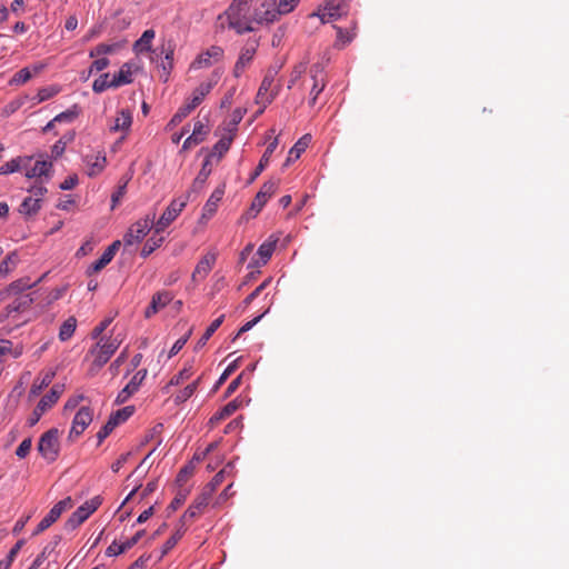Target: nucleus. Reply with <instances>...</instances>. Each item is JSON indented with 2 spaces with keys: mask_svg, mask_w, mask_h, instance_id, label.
Returning a JSON list of instances; mask_svg holds the SVG:
<instances>
[{
  "mask_svg": "<svg viewBox=\"0 0 569 569\" xmlns=\"http://www.w3.org/2000/svg\"><path fill=\"white\" fill-rule=\"evenodd\" d=\"M123 341V337L118 333L113 337H101L100 340L90 348L87 357L92 361L88 370L90 376H94L110 360Z\"/></svg>",
  "mask_w": 569,
  "mask_h": 569,
  "instance_id": "f257e3e1",
  "label": "nucleus"
},
{
  "mask_svg": "<svg viewBox=\"0 0 569 569\" xmlns=\"http://www.w3.org/2000/svg\"><path fill=\"white\" fill-rule=\"evenodd\" d=\"M38 451L49 463L56 461L60 452L59 430L51 428L44 432L38 442Z\"/></svg>",
  "mask_w": 569,
  "mask_h": 569,
  "instance_id": "f03ea898",
  "label": "nucleus"
},
{
  "mask_svg": "<svg viewBox=\"0 0 569 569\" xmlns=\"http://www.w3.org/2000/svg\"><path fill=\"white\" fill-rule=\"evenodd\" d=\"M190 200V194L184 193L179 198L173 199L167 209L163 211L161 217L154 222V232L160 233L166 230L167 227L173 222Z\"/></svg>",
  "mask_w": 569,
  "mask_h": 569,
  "instance_id": "7ed1b4c3",
  "label": "nucleus"
},
{
  "mask_svg": "<svg viewBox=\"0 0 569 569\" xmlns=\"http://www.w3.org/2000/svg\"><path fill=\"white\" fill-rule=\"evenodd\" d=\"M63 390L64 386L57 383L52 386L50 391L40 399L32 413L28 418V425L30 427H33L40 420L42 415L57 403Z\"/></svg>",
  "mask_w": 569,
  "mask_h": 569,
  "instance_id": "20e7f679",
  "label": "nucleus"
},
{
  "mask_svg": "<svg viewBox=\"0 0 569 569\" xmlns=\"http://www.w3.org/2000/svg\"><path fill=\"white\" fill-rule=\"evenodd\" d=\"M101 505L100 497H93L91 500L86 501L69 517L64 523L66 530L72 531L82 525Z\"/></svg>",
  "mask_w": 569,
  "mask_h": 569,
  "instance_id": "39448f33",
  "label": "nucleus"
},
{
  "mask_svg": "<svg viewBox=\"0 0 569 569\" xmlns=\"http://www.w3.org/2000/svg\"><path fill=\"white\" fill-rule=\"evenodd\" d=\"M154 219L156 214L151 213L134 222L123 237L124 244L132 246L141 241L151 228L154 227Z\"/></svg>",
  "mask_w": 569,
  "mask_h": 569,
  "instance_id": "423d86ee",
  "label": "nucleus"
},
{
  "mask_svg": "<svg viewBox=\"0 0 569 569\" xmlns=\"http://www.w3.org/2000/svg\"><path fill=\"white\" fill-rule=\"evenodd\" d=\"M276 79V71L267 70L257 93L258 103L266 107L267 104L271 103L276 96L279 93L280 86L274 83Z\"/></svg>",
  "mask_w": 569,
  "mask_h": 569,
  "instance_id": "0eeeda50",
  "label": "nucleus"
},
{
  "mask_svg": "<svg viewBox=\"0 0 569 569\" xmlns=\"http://www.w3.org/2000/svg\"><path fill=\"white\" fill-rule=\"evenodd\" d=\"M278 187L279 180H269L264 182L256 194L248 211V216L252 218L256 217L262 210L268 200L276 193Z\"/></svg>",
  "mask_w": 569,
  "mask_h": 569,
  "instance_id": "6e6552de",
  "label": "nucleus"
},
{
  "mask_svg": "<svg viewBox=\"0 0 569 569\" xmlns=\"http://www.w3.org/2000/svg\"><path fill=\"white\" fill-rule=\"evenodd\" d=\"M73 505L71 497H67L60 501H58L50 511L42 518V520L38 523L33 536L41 533L47 530L51 525H53L62 515L63 511L70 509Z\"/></svg>",
  "mask_w": 569,
  "mask_h": 569,
  "instance_id": "1a4fd4ad",
  "label": "nucleus"
},
{
  "mask_svg": "<svg viewBox=\"0 0 569 569\" xmlns=\"http://www.w3.org/2000/svg\"><path fill=\"white\" fill-rule=\"evenodd\" d=\"M281 16L276 0H264L258 8L254 9L252 21L262 23H272Z\"/></svg>",
  "mask_w": 569,
  "mask_h": 569,
  "instance_id": "9d476101",
  "label": "nucleus"
},
{
  "mask_svg": "<svg viewBox=\"0 0 569 569\" xmlns=\"http://www.w3.org/2000/svg\"><path fill=\"white\" fill-rule=\"evenodd\" d=\"M223 49L219 46H211L206 51L198 54L192 61L191 69H203L211 67L214 62H218L223 57Z\"/></svg>",
  "mask_w": 569,
  "mask_h": 569,
  "instance_id": "9b49d317",
  "label": "nucleus"
},
{
  "mask_svg": "<svg viewBox=\"0 0 569 569\" xmlns=\"http://www.w3.org/2000/svg\"><path fill=\"white\" fill-rule=\"evenodd\" d=\"M93 418V412L90 407H81L76 413L72 426L69 432V438H77L83 433L87 427L91 423Z\"/></svg>",
  "mask_w": 569,
  "mask_h": 569,
  "instance_id": "f8f14e48",
  "label": "nucleus"
},
{
  "mask_svg": "<svg viewBox=\"0 0 569 569\" xmlns=\"http://www.w3.org/2000/svg\"><path fill=\"white\" fill-rule=\"evenodd\" d=\"M146 377L147 369H141L137 371L136 375L131 378V380L124 386V388L119 391L116 398V403L121 405L127 402L129 398L139 390Z\"/></svg>",
  "mask_w": 569,
  "mask_h": 569,
  "instance_id": "ddd939ff",
  "label": "nucleus"
},
{
  "mask_svg": "<svg viewBox=\"0 0 569 569\" xmlns=\"http://www.w3.org/2000/svg\"><path fill=\"white\" fill-rule=\"evenodd\" d=\"M258 43L256 41L248 42L240 51V54L238 57V60L233 68V76L236 78L241 77V74L244 72L247 67L251 63L253 60V57L257 51Z\"/></svg>",
  "mask_w": 569,
  "mask_h": 569,
  "instance_id": "4468645a",
  "label": "nucleus"
},
{
  "mask_svg": "<svg viewBox=\"0 0 569 569\" xmlns=\"http://www.w3.org/2000/svg\"><path fill=\"white\" fill-rule=\"evenodd\" d=\"M209 501H210L209 493H207L206 491H202V493L194 499V501L189 506V508L182 515V517H181L182 526H184L187 522H190L194 518H197L202 512V510L208 506Z\"/></svg>",
  "mask_w": 569,
  "mask_h": 569,
  "instance_id": "2eb2a0df",
  "label": "nucleus"
},
{
  "mask_svg": "<svg viewBox=\"0 0 569 569\" xmlns=\"http://www.w3.org/2000/svg\"><path fill=\"white\" fill-rule=\"evenodd\" d=\"M83 162L87 166V174L89 177H96L104 170L107 166V158L103 152H97L86 154L83 157Z\"/></svg>",
  "mask_w": 569,
  "mask_h": 569,
  "instance_id": "dca6fc26",
  "label": "nucleus"
},
{
  "mask_svg": "<svg viewBox=\"0 0 569 569\" xmlns=\"http://www.w3.org/2000/svg\"><path fill=\"white\" fill-rule=\"evenodd\" d=\"M161 54H163V58H161L160 63L158 64L159 68H161L163 74H161V78L163 81H168L169 74L173 68V53H174V46L171 41H169L167 44L161 46Z\"/></svg>",
  "mask_w": 569,
  "mask_h": 569,
  "instance_id": "f3484780",
  "label": "nucleus"
},
{
  "mask_svg": "<svg viewBox=\"0 0 569 569\" xmlns=\"http://www.w3.org/2000/svg\"><path fill=\"white\" fill-rule=\"evenodd\" d=\"M217 260V253L216 252H208L206 253L197 263L194 271L192 273V279L196 281L199 279H204L209 272L212 270L214 263Z\"/></svg>",
  "mask_w": 569,
  "mask_h": 569,
  "instance_id": "a211bd4d",
  "label": "nucleus"
},
{
  "mask_svg": "<svg viewBox=\"0 0 569 569\" xmlns=\"http://www.w3.org/2000/svg\"><path fill=\"white\" fill-rule=\"evenodd\" d=\"M172 300V295L168 291L157 292L152 296L151 302L144 311L146 318L156 315L160 309L164 308Z\"/></svg>",
  "mask_w": 569,
  "mask_h": 569,
  "instance_id": "6ab92c4d",
  "label": "nucleus"
},
{
  "mask_svg": "<svg viewBox=\"0 0 569 569\" xmlns=\"http://www.w3.org/2000/svg\"><path fill=\"white\" fill-rule=\"evenodd\" d=\"M278 138H274L266 148L258 166L253 170V172L250 176L249 182H253L264 170L267 164L269 163L270 157L274 152L276 148L278 147Z\"/></svg>",
  "mask_w": 569,
  "mask_h": 569,
  "instance_id": "aec40b11",
  "label": "nucleus"
},
{
  "mask_svg": "<svg viewBox=\"0 0 569 569\" xmlns=\"http://www.w3.org/2000/svg\"><path fill=\"white\" fill-rule=\"evenodd\" d=\"M207 133H208L207 127L201 121H197L194 123L193 131H192L191 136H189L184 140L182 150H188V149L192 148L193 146L201 143L204 140V137L207 136Z\"/></svg>",
  "mask_w": 569,
  "mask_h": 569,
  "instance_id": "412c9836",
  "label": "nucleus"
},
{
  "mask_svg": "<svg viewBox=\"0 0 569 569\" xmlns=\"http://www.w3.org/2000/svg\"><path fill=\"white\" fill-rule=\"evenodd\" d=\"M239 407H240V401L238 399H233L232 401H230L226 406H223L219 411H217L209 419V425L211 427L218 425L220 421L224 420L226 418H228L232 413H234L239 409Z\"/></svg>",
  "mask_w": 569,
  "mask_h": 569,
  "instance_id": "4be33fe9",
  "label": "nucleus"
},
{
  "mask_svg": "<svg viewBox=\"0 0 569 569\" xmlns=\"http://www.w3.org/2000/svg\"><path fill=\"white\" fill-rule=\"evenodd\" d=\"M346 7L343 0H328L323 7L322 20L325 21V17H328L329 20L340 18L346 12Z\"/></svg>",
  "mask_w": 569,
  "mask_h": 569,
  "instance_id": "5701e85b",
  "label": "nucleus"
},
{
  "mask_svg": "<svg viewBox=\"0 0 569 569\" xmlns=\"http://www.w3.org/2000/svg\"><path fill=\"white\" fill-rule=\"evenodd\" d=\"M209 161L206 160L200 169L198 176L194 178L190 189L186 192L189 193L190 197L196 193H200L204 188L208 177L210 176L211 170L208 168Z\"/></svg>",
  "mask_w": 569,
  "mask_h": 569,
  "instance_id": "b1692460",
  "label": "nucleus"
},
{
  "mask_svg": "<svg viewBox=\"0 0 569 569\" xmlns=\"http://www.w3.org/2000/svg\"><path fill=\"white\" fill-rule=\"evenodd\" d=\"M31 161V157H17L0 167V174H9L21 169H27Z\"/></svg>",
  "mask_w": 569,
  "mask_h": 569,
  "instance_id": "393cba45",
  "label": "nucleus"
},
{
  "mask_svg": "<svg viewBox=\"0 0 569 569\" xmlns=\"http://www.w3.org/2000/svg\"><path fill=\"white\" fill-rule=\"evenodd\" d=\"M223 194H224L223 188H217L213 190V192L211 193V196L209 197V199L207 200V202L203 206V209H202L203 217L210 218L216 213L218 204L222 200Z\"/></svg>",
  "mask_w": 569,
  "mask_h": 569,
  "instance_id": "a878e982",
  "label": "nucleus"
},
{
  "mask_svg": "<svg viewBox=\"0 0 569 569\" xmlns=\"http://www.w3.org/2000/svg\"><path fill=\"white\" fill-rule=\"evenodd\" d=\"M133 81L132 79V69L130 63H123L118 73H116L111 79V84L114 88H119L124 84H129Z\"/></svg>",
  "mask_w": 569,
  "mask_h": 569,
  "instance_id": "bb28decb",
  "label": "nucleus"
},
{
  "mask_svg": "<svg viewBox=\"0 0 569 569\" xmlns=\"http://www.w3.org/2000/svg\"><path fill=\"white\" fill-rule=\"evenodd\" d=\"M229 27L234 29L238 33L251 32L254 30L252 20H248L247 16L227 17Z\"/></svg>",
  "mask_w": 569,
  "mask_h": 569,
  "instance_id": "cd10ccee",
  "label": "nucleus"
},
{
  "mask_svg": "<svg viewBox=\"0 0 569 569\" xmlns=\"http://www.w3.org/2000/svg\"><path fill=\"white\" fill-rule=\"evenodd\" d=\"M213 87L212 82H202L200 83L194 91L192 92V97L188 103L191 108L196 109L204 99V97L211 91Z\"/></svg>",
  "mask_w": 569,
  "mask_h": 569,
  "instance_id": "c85d7f7f",
  "label": "nucleus"
},
{
  "mask_svg": "<svg viewBox=\"0 0 569 569\" xmlns=\"http://www.w3.org/2000/svg\"><path fill=\"white\" fill-rule=\"evenodd\" d=\"M52 163L49 161H37L33 167L27 169L26 177L29 179L49 177Z\"/></svg>",
  "mask_w": 569,
  "mask_h": 569,
  "instance_id": "c756f323",
  "label": "nucleus"
},
{
  "mask_svg": "<svg viewBox=\"0 0 569 569\" xmlns=\"http://www.w3.org/2000/svg\"><path fill=\"white\" fill-rule=\"evenodd\" d=\"M311 137L309 134H305L301 137L293 147L289 150V156L284 162V166H289L292 160L298 159L302 152L307 149Z\"/></svg>",
  "mask_w": 569,
  "mask_h": 569,
  "instance_id": "7c9ffc66",
  "label": "nucleus"
},
{
  "mask_svg": "<svg viewBox=\"0 0 569 569\" xmlns=\"http://www.w3.org/2000/svg\"><path fill=\"white\" fill-rule=\"evenodd\" d=\"M156 32L152 29L143 31L141 37L134 42L133 49L138 53L151 50V42L154 39Z\"/></svg>",
  "mask_w": 569,
  "mask_h": 569,
  "instance_id": "2f4dec72",
  "label": "nucleus"
},
{
  "mask_svg": "<svg viewBox=\"0 0 569 569\" xmlns=\"http://www.w3.org/2000/svg\"><path fill=\"white\" fill-rule=\"evenodd\" d=\"M278 242V238L270 237L267 241L260 244L258 248L257 254L260 257L262 264H266L271 258L276 244Z\"/></svg>",
  "mask_w": 569,
  "mask_h": 569,
  "instance_id": "473e14b6",
  "label": "nucleus"
},
{
  "mask_svg": "<svg viewBox=\"0 0 569 569\" xmlns=\"http://www.w3.org/2000/svg\"><path fill=\"white\" fill-rule=\"evenodd\" d=\"M132 123V114L129 110L122 109L119 111L118 117L114 120V124L112 126L113 131H126L131 127Z\"/></svg>",
  "mask_w": 569,
  "mask_h": 569,
  "instance_id": "72a5a7b5",
  "label": "nucleus"
},
{
  "mask_svg": "<svg viewBox=\"0 0 569 569\" xmlns=\"http://www.w3.org/2000/svg\"><path fill=\"white\" fill-rule=\"evenodd\" d=\"M41 208V199L27 197L20 204L19 212L26 216L36 214Z\"/></svg>",
  "mask_w": 569,
  "mask_h": 569,
  "instance_id": "f704fd0d",
  "label": "nucleus"
},
{
  "mask_svg": "<svg viewBox=\"0 0 569 569\" xmlns=\"http://www.w3.org/2000/svg\"><path fill=\"white\" fill-rule=\"evenodd\" d=\"M251 0H233L228 10L227 17L247 16Z\"/></svg>",
  "mask_w": 569,
  "mask_h": 569,
  "instance_id": "c9c22d12",
  "label": "nucleus"
},
{
  "mask_svg": "<svg viewBox=\"0 0 569 569\" xmlns=\"http://www.w3.org/2000/svg\"><path fill=\"white\" fill-rule=\"evenodd\" d=\"M224 320V315H221L219 318L213 320L210 326L206 329L202 337L198 340L196 349L202 348L206 346L208 340L212 337V335L218 330V328L222 325Z\"/></svg>",
  "mask_w": 569,
  "mask_h": 569,
  "instance_id": "e433bc0d",
  "label": "nucleus"
},
{
  "mask_svg": "<svg viewBox=\"0 0 569 569\" xmlns=\"http://www.w3.org/2000/svg\"><path fill=\"white\" fill-rule=\"evenodd\" d=\"M76 328L77 319L74 317H69L60 327L59 339L61 341L69 340L73 336Z\"/></svg>",
  "mask_w": 569,
  "mask_h": 569,
  "instance_id": "4c0bfd02",
  "label": "nucleus"
},
{
  "mask_svg": "<svg viewBox=\"0 0 569 569\" xmlns=\"http://www.w3.org/2000/svg\"><path fill=\"white\" fill-rule=\"evenodd\" d=\"M53 377H54V372H47L41 378V380L36 379L31 386L30 396L31 397L38 396L42 391L43 388L48 387L51 383Z\"/></svg>",
  "mask_w": 569,
  "mask_h": 569,
  "instance_id": "58836bf2",
  "label": "nucleus"
},
{
  "mask_svg": "<svg viewBox=\"0 0 569 569\" xmlns=\"http://www.w3.org/2000/svg\"><path fill=\"white\" fill-rule=\"evenodd\" d=\"M199 381L200 379H197L190 385L186 386L182 390H180L174 397V402L182 403L187 401L189 398H191L198 389Z\"/></svg>",
  "mask_w": 569,
  "mask_h": 569,
  "instance_id": "ea45409f",
  "label": "nucleus"
},
{
  "mask_svg": "<svg viewBox=\"0 0 569 569\" xmlns=\"http://www.w3.org/2000/svg\"><path fill=\"white\" fill-rule=\"evenodd\" d=\"M335 28L337 30V40L335 47L338 49H342L353 40L356 33L349 30H343L340 27Z\"/></svg>",
  "mask_w": 569,
  "mask_h": 569,
  "instance_id": "a19ab883",
  "label": "nucleus"
},
{
  "mask_svg": "<svg viewBox=\"0 0 569 569\" xmlns=\"http://www.w3.org/2000/svg\"><path fill=\"white\" fill-rule=\"evenodd\" d=\"M24 542L26 541L23 539H20L16 542V545L10 549L6 559L0 561V569H9L11 567L13 560L16 559L17 555L19 553Z\"/></svg>",
  "mask_w": 569,
  "mask_h": 569,
  "instance_id": "79ce46f5",
  "label": "nucleus"
},
{
  "mask_svg": "<svg viewBox=\"0 0 569 569\" xmlns=\"http://www.w3.org/2000/svg\"><path fill=\"white\" fill-rule=\"evenodd\" d=\"M121 46L119 43H99L96 48L90 50L89 57L94 58L103 54H110L116 52Z\"/></svg>",
  "mask_w": 569,
  "mask_h": 569,
  "instance_id": "37998d69",
  "label": "nucleus"
},
{
  "mask_svg": "<svg viewBox=\"0 0 569 569\" xmlns=\"http://www.w3.org/2000/svg\"><path fill=\"white\" fill-rule=\"evenodd\" d=\"M134 412V407L128 406L122 409L117 410L111 413L109 419L113 420V422L119 426L120 423L127 421Z\"/></svg>",
  "mask_w": 569,
  "mask_h": 569,
  "instance_id": "c03bdc74",
  "label": "nucleus"
},
{
  "mask_svg": "<svg viewBox=\"0 0 569 569\" xmlns=\"http://www.w3.org/2000/svg\"><path fill=\"white\" fill-rule=\"evenodd\" d=\"M18 256L16 252L9 253L0 263V274L8 276L17 266Z\"/></svg>",
  "mask_w": 569,
  "mask_h": 569,
  "instance_id": "a18cd8bd",
  "label": "nucleus"
},
{
  "mask_svg": "<svg viewBox=\"0 0 569 569\" xmlns=\"http://www.w3.org/2000/svg\"><path fill=\"white\" fill-rule=\"evenodd\" d=\"M60 92V88L58 86H48L38 90L36 96V100L38 103L47 101L58 94Z\"/></svg>",
  "mask_w": 569,
  "mask_h": 569,
  "instance_id": "49530a36",
  "label": "nucleus"
},
{
  "mask_svg": "<svg viewBox=\"0 0 569 569\" xmlns=\"http://www.w3.org/2000/svg\"><path fill=\"white\" fill-rule=\"evenodd\" d=\"M109 78H110L109 73H102L99 78H97L92 84L93 92L101 93L109 88H114L111 84V80H109Z\"/></svg>",
  "mask_w": 569,
  "mask_h": 569,
  "instance_id": "de8ad7c7",
  "label": "nucleus"
},
{
  "mask_svg": "<svg viewBox=\"0 0 569 569\" xmlns=\"http://www.w3.org/2000/svg\"><path fill=\"white\" fill-rule=\"evenodd\" d=\"M184 535L183 526L176 530V532L163 543L161 556L167 555Z\"/></svg>",
  "mask_w": 569,
  "mask_h": 569,
  "instance_id": "09e8293b",
  "label": "nucleus"
},
{
  "mask_svg": "<svg viewBox=\"0 0 569 569\" xmlns=\"http://www.w3.org/2000/svg\"><path fill=\"white\" fill-rule=\"evenodd\" d=\"M111 260L112 259L103 251L101 257L88 268L87 274L91 276L101 271L108 263L111 262Z\"/></svg>",
  "mask_w": 569,
  "mask_h": 569,
  "instance_id": "8fccbe9b",
  "label": "nucleus"
},
{
  "mask_svg": "<svg viewBox=\"0 0 569 569\" xmlns=\"http://www.w3.org/2000/svg\"><path fill=\"white\" fill-rule=\"evenodd\" d=\"M194 110L190 107V104L187 102L182 107L178 109V111L173 114L171 118L169 126H177L179 124L184 118H187L191 111Z\"/></svg>",
  "mask_w": 569,
  "mask_h": 569,
  "instance_id": "3c124183",
  "label": "nucleus"
},
{
  "mask_svg": "<svg viewBox=\"0 0 569 569\" xmlns=\"http://www.w3.org/2000/svg\"><path fill=\"white\" fill-rule=\"evenodd\" d=\"M163 241V238L160 237L158 239H156L154 237H151L150 239H148V241L144 243L142 250H141V256L143 258H147L148 256H150L157 248H159L161 246Z\"/></svg>",
  "mask_w": 569,
  "mask_h": 569,
  "instance_id": "603ef678",
  "label": "nucleus"
},
{
  "mask_svg": "<svg viewBox=\"0 0 569 569\" xmlns=\"http://www.w3.org/2000/svg\"><path fill=\"white\" fill-rule=\"evenodd\" d=\"M224 473H226V470L222 469L217 475H214L212 480L206 486L203 491L209 493L210 498H211V495L216 491V489L222 483V481L224 479Z\"/></svg>",
  "mask_w": 569,
  "mask_h": 569,
  "instance_id": "864d4df0",
  "label": "nucleus"
},
{
  "mask_svg": "<svg viewBox=\"0 0 569 569\" xmlns=\"http://www.w3.org/2000/svg\"><path fill=\"white\" fill-rule=\"evenodd\" d=\"M31 77H32V74H31L30 70L28 68H22L17 73H14V76L10 80V84H16V86L23 84L27 81H29L31 79Z\"/></svg>",
  "mask_w": 569,
  "mask_h": 569,
  "instance_id": "5fc2aeb1",
  "label": "nucleus"
},
{
  "mask_svg": "<svg viewBox=\"0 0 569 569\" xmlns=\"http://www.w3.org/2000/svg\"><path fill=\"white\" fill-rule=\"evenodd\" d=\"M117 427L113 420L108 419V421L100 428L97 433L98 445H100Z\"/></svg>",
  "mask_w": 569,
  "mask_h": 569,
  "instance_id": "6e6d98bb",
  "label": "nucleus"
},
{
  "mask_svg": "<svg viewBox=\"0 0 569 569\" xmlns=\"http://www.w3.org/2000/svg\"><path fill=\"white\" fill-rule=\"evenodd\" d=\"M271 282V278L266 279L261 284H259L250 295L246 297L243 300V305L249 306Z\"/></svg>",
  "mask_w": 569,
  "mask_h": 569,
  "instance_id": "4d7b16f0",
  "label": "nucleus"
},
{
  "mask_svg": "<svg viewBox=\"0 0 569 569\" xmlns=\"http://www.w3.org/2000/svg\"><path fill=\"white\" fill-rule=\"evenodd\" d=\"M192 376L191 367L190 368H183L180 370L177 375H174L170 381L169 386H178L182 381L189 379Z\"/></svg>",
  "mask_w": 569,
  "mask_h": 569,
  "instance_id": "13d9d810",
  "label": "nucleus"
},
{
  "mask_svg": "<svg viewBox=\"0 0 569 569\" xmlns=\"http://www.w3.org/2000/svg\"><path fill=\"white\" fill-rule=\"evenodd\" d=\"M300 0H279L277 7L282 14L290 13L299 3Z\"/></svg>",
  "mask_w": 569,
  "mask_h": 569,
  "instance_id": "bf43d9fd",
  "label": "nucleus"
},
{
  "mask_svg": "<svg viewBox=\"0 0 569 569\" xmlns=\"http://www.w3.org/2000/svg\"><path fill=\"white\" fill-rule=\"evenodd\" d=\"M231 142H232L231 137H223L214 144L213 151L219 153V156L221 157L223 153H226L229 150Z\"/></svg>",
  "mask_w": 569,
  "mask_h": 569,
  "instance_id": "052dcab7",
  "label": "nucleus"
},
{
  "mask_svg": "<svg viewBox=\"0 0 569 569\" xmlns=\"http://www.w3.org/2000/svg\"><path fill=\"white\" fill-rule=\"evenodd\" d=\"M78 116V111L74 109L66 110L53 118L57 122H72Z\"/></svg>",
  "mask_w": 569,
  "mask_h": 569,
  "instance_id": "680f3d73",
  "label": "nucleus"
},
{
  "mask_svg": "<svg viewBox=\"0 0 569 569\" xmlns=\"http://www.w3.org/2000/svg\"><path fill=\"white\" fill-rule=\"evenodd\" d=\"M31 446L32 441L30 438L23 439L16 450L17 457H19L20 459L26 458L31 450Z\"/></svg>",
  "mask_w": 569,
  "mask_h": 569,
  "instance_id": "e2e57ef3",
  "label": "nucleus"
},
{
  "mask_svg": "<svg viewBox=\"0 0 569 569\" xmlns=\"http://www.w3.org/2000/svg\"><path fill=\"white\" fill-rule=\"evenodd\" d=\"M128 358V348H124L120 355L114 359V361L110 365V371L116 375L119 370V367L126 362Z\"/></svg>",
  "mask_w": 569,
  "mask_h": 569,
  "instance_id": "0e129e2a",
  "label": "nucleus"
},
{
  "mask_svg": "<svg viewBox=\"0 0 569 569\" xmlns=\"http://www.w3.org/2000/svg\"><path fill=\"white\" fill-rule=\"evenodd\" d=\"M112 320L113 318H106L98 326H96L91 332V338L98 339L102 335V332L110 326Z\"/></svg>",
  "mask_w": 569,
  "mask_h": 569,
  "instance_id": "69168bd1",
  "label": "nucleus"
},
{
  "mask_svg": "<svg viewBox=\"0 0 569 569\" xmlns=\"http://www.w3.org/2000/svg\"><path fill=\"white\" fill-rule=\"evenodd\" d=\"M236 368H237L236 361H233L226 368V370L222 372V375L216 382V385L213 387V391H216L229 378V376L236 370Z\"/></svg>",
  "mask_w": 569,
  "mask_h": 569,
  "instance_id": "338daca9",
  "label": "nucleus"
},
{
  "mask_svg": "<svg viewBox=\"0 0 569 569\" xmlns=\"http://www.w3.org/2000/svg\"><path fill=\"white\" fill-rule=\"evenodd\" d=\"M126 548L123 543H117V541H113L107 549H106V556L108 557H114L119 556L123 552H126Z\"/></svg>",
  "mask_w": 569,
  "mask_h": 569,
  "instance_id": "774afa93",
  "label": "nucleus"
}]
</instances>
